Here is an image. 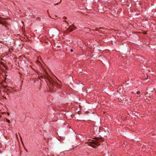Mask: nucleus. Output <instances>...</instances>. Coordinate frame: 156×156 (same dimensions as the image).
Wrapping results in <instances>:
<instances>
[{
  "mask_svg": "<svg viewBox=\"0 0 156 156\" xmlns=\"http://www.w3.org/2000/svg\"><path fill=\"white\" fill-rule=\"evenodd\" d=\"M94 138L96 139V140H93L92 141L90 142V144L89 145V146H91L93 148L95 147V146H94V145L97 146L99 145L100 144L99 142L101 141V139L98 137H96Z\"/></svg>",
  "mask_w": 156,
  "mask_h": 156,
  "instance_id": "1",
  "label": "nucleus"
},
{
  "mask_svg": "<svg viewBox=\"0 0 156 156\" xmlns=\"http://www.w3.org/2000/svg\"><path fill=\"white\" fill-rule=\"evenodd\" d=\"M68 31H69V32H71L73 31V30L71 27H69L68 29Z\"/></svg>",
  "mask_w": 156,
  "mask_h": 156,
  "instance_id": "5",
  "label": "nucleus"
},
{
  "mask_svg": "<svg viewBox=\"0 0 156 156\" xmlns=\"http://www.w3.org/2000/svg\"><path fill=\"white\" fill-rule=\"evenodd\" d=\"M99 28L100 29H103V27H100Z\"/></svg>",
  "mask_w": 156,
  "mask_h": 156,
  "instance_id": "16",
  "label": "nucleus"
},
{
  "mask_svg": "<svg viewBox=\"0 0 156 156\" xmlns=\"http://www.w3.org/2000/svg\"><path fill=\"white\" fill-rule=\"evenodd\" d=\"M16 138H18V135H17V133H16Z\"/></svg>",
  "mask_w": 156,
  "mask_h": 156,
  "instance_id": "10",
  "label": "nucleus"
},
{
  "mask_svg": "<svg viewBox=\"0 0 156 156\" xmlns=\"http://www.w3.org/2000/svg\"><path fill=\"white\" fill-rule=\"evenodd\" d=\"M6 94H7V95H9L7 93H6Z\"/></svg>",
  "mask_w": 156,
  "mask_h": 156,
  "instance_id": "17",
  "label": "nucleus"
},
{
  "mask_svg": "<svg viewBox=\"0 0 156 156\" xmlns=\"http://www.w3.org/2000/svg\"><path fill=\"white\" fill-rule=\"evenodd\" d=\"M0 23L1 24L3 25H4L5 24V23L4 22L2 21V20H0Z\"/></svg>",
  "mask_w": 156,
  "mask_h": 156,
  "instance_id": "6",
  "label": "nucleus"
},
{
  "mask_svg": "<svg viewBox=\"0 0 156 156\" xmlns=\"http://www.w3.org/2000/svg\"><path fill=\"white\" fill-rule=\"evenodd\" d=\"M6 90L8 92L13 93L15 91V90L11 87H9V88H8Z\"/></svg>",
  "mask_w": 156,
  "mask_h": 156,
  "instance_id": "3",
  "label": "nucleus"
},
{
  "mask_svg": "<svg viewBox=\"0 0 156 156\" xmlns=\"http://www.w3.org/2000/svg\"><path fill=\"white\" fill-rule=\"evenodd\" d=\"M45 78H47V80L48 81V82L52 84V83L53 82V81H52V80H51V79L50 78H48L47 77V76H45Z\"/></svg>",
  "mask_w": 156,
  "mask_h": 156,
  "instance_id": "4",
  "label": "nucleus"
},
{
  "mask_svg": "<svg viewBox=\"0 0 156 156\" xmlns=\"http://www.w3.org/2000/svg\"><path fill=\"white\" fill-rule=\"evenodd\" d=\"M6 121H7V122H8L9 123H10V121L9 119H6Z\"/></svg>",
  "mask_w": 156,
  "mask_h": 156,
  "instance_id": "7",
  "label": "nucleus"
},
{
  "mask_svg": "<svg viewBox=\"0 0 156 156\" xmlns=\"http://www.w3.org/2000/svg\"><path fill=\"white\" fill-rule=\"evenodd\" d=\"M137 94H138V95H140V92L139 91H138V92H137Z\"/></svg>",
  "mask_w": 156,
  "mask_h": 156,
  "instance_id": "8",
  "label": "nucleus"
},
{
  "mask_svg": "<svg viewBox=\"0 0 156 156\" xmlns=\"http://www.w3.org/2000/svg\"><path fill=\"white\" fill-rule=\"evenodd\" d=\"M97 31H98L99 32H101V31H100V30H96Z\"/></svg>",
  "mask_w": 156,
  "mask_h": 156,
  "instance_id": "12",
  "label": "nucleus"
},
{
  "mask_svg": "<svg viewBox=\"0 0 156 156\" xmlns=\"http://www.w3.org/2000/svg\"><path fill=\"white\" fill-rule=\"evenodd\" d=\"M2 116L1 115H0V118H1V117Z\"/></svg>",
  "mask_w": 156,
  "mask_h": 156,
  "instance_id": "19",
  "label": "nucleus"
},
{
  "mask_svg": "<svg viewBox=\"0 0 156 156\" xmlns=\"http://www.w3.org/2000/svg\"><path fill=\"white\" fill-rule=\"evenodd\" d=\"M58 4L57 3V4H55V5H58Z\"/></svg>",
  "mask_w": 156,
  "mask_h": 156,
  "instance_id": "20",
  "label": "nucleus"
},
{
  "mask_svg": "<svg viewBox=\"0 0 156 156\" xmlns=\"http://www.w3.org/2000/svg\"><path fill=\"white\" fill-rule=\"evenodd\" d=\"M141 58L143 59L141 60V63L146 67L148 66V64L147 63L148 61L147 60L143 58Z\"/></svg>",
  "mask_w": 156,
  "mask_h": 156,
  "instance_id": "2",
  "label": "nucleus"
},
{
  "mask_svg": "<svg viewBox=\"0 0 156 156\" xmlns=\"http://www.w3.org/2000/svg\"><path fill=\"white\" fill-rule=\"evenodd\" d=\"M70 51L71 52H73V50L72 49H71V50H70Z\"/></svg>",
  "mask_w": 156,
  "mask_h": 156,
  "instance_id": "11",
  "label": "nucleus"
},
{
  "mask_svg": "<svg viewBox=\"0 0 156 156\" xmlns=\"http://www.w3.org/2000/svg\"><path fill=\"white\" fill-rule=\"evenodd\" d=\"M8 115H9V113H8Z\"/></svg>",
  "mask_w": 156,
  "mask_h": 156,
  "instance_id": "18",
  "label": "nucleus"
},
{
  "mask_svg": "<svg viewBox=\"0 0 156 156\" xmlns=\"http://www.w3.org/2000/svg\"><path fill=\"white\" fill-rule=\"evenodd\" d=\"M20 138L21 140L22 141V137L20 135Z\"/></svg>",
  "mask_w": 156,
  "mask_h": 156,
  "instance_id": "9",
  "label": "nucleus"
},
{
  "mask_svg": "<svg viewBox=\"0 0 156 156\" xmlns=\"http://www.w3.org/2000/svg\"><path fill=\"white\" fill-rule=\"evenodd\" d=\"M64 18H65V19H67V18L66 17H64L63 18V19H64Z\"/></svg>",
  "mask_w": 156,
  "mask_h": 156,
  "instance_id": "13",
  "label": "nucleus"
},
{
  "mask_svg": "<svg viewBox=\"0 0 156 156\" xmlns=\"http://www.w3.org/2000/svg\"><path fill=\"white\" fill-rule=\"evenodd\" d=\"M3 98H6V97H5V96H3Z\"/></svg>",
  "mask_w": 156,
  "mask_h": 156,
  "instance_id": "15",
  "label": "nucleus"
},
{
  "mask_svg": "<svg viewBox=\"0 0 156 156\" xmlns=\"http://www.w3.org/2000/svg\"><path fill=\"white\" fill-rule=\"evenodd\" d=\"M40 78H41V79H43V77L41 76V77H40Z\"/></svg>",
  "mask_w": 156,
  "mask_h": 156,
  "instance_id": "14",
  "label": "nucleus"
},
{
  "mask_svg": "<svg viewBox=\"0 0 156 156\" xmlns=\"http://www.w3.org/2000/svg\"><path fill=\"white\" fill-rule=\"evenodd\" d=\"M61 0H60V2H61Z\"/></svg>",
  "mask_w": 156,
  "mask_h": 156,
  "instance_id": "21",
  "label": "nucleus"
}]
</instances>
